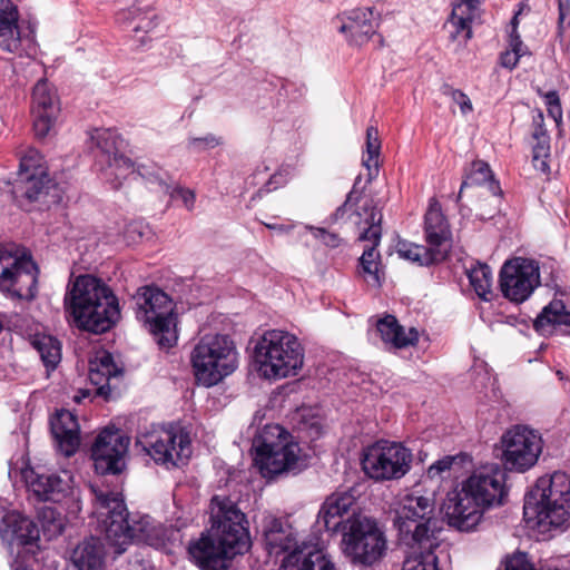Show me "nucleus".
<instances>
[{"mask_svg":"<svg viewBox=\"0 0 570 570\" xmlns=\"http://www.w3.org/2000/svg\"><path fill=\"white\" fill-rule=\"evenodd\" d=\"M411 461V452L402 444L381 440L365 449L362 468L374 480H393L409 472Z\"/></svg>","mask_w":570,"mask_h":570,"instance_id":"f8f14e48","label":"nucleus"},{"mask_svg":"<svg viewBox=\"0 0 570 570\" xmlns=\"http://www.w3.org/2000/svg\"><path fill=\"white\" fill-rule=\"evenodd\" d=\"M543 136H549V134L544 127V115L541 109H538L537 115L533 116L532 138H540Z\"/></svg>","mask_w":570,"mask_h":570,"instance_id":"052dcab7","label":"nucleus"},{"mask_svg":"<svg viewBox=\"0 0 570 570\" xmlns=\"http://www.w3.org/2000/svg\"><path fill=\"white\" fill-rule=\"evenodd\" d=\"M520 12H517L511 20L512 30L510 33V48L513 53H515L519 58L523 57L528 53L527 47L523 45L520 35L517 31V27L519 23L518 17Z\"/></svg>","mask_w":570,"mask_h":570,"instance_id":"3c124183","label":"nucleus"},{"mask_svg":"<svg viewBox=\"0 0 570 570\" xmlns=\"http://www.w3.org/2000/svg\"><path fill=\"white\" fill-rule=\"evenodd\" d=\"M33 107H55L60 105V98L57 89L47 80H39L32 89Z\"/></svg>","mask_w":570,"mask_h":570,"instance_id":"79ce46f5","label":"nucleus"},{"mask_svg":"<svg viewBox=\"0 0 570 570\" xmlns=\"http://www.w3.org/2000/svg\"><path fill=\"white\" fill-rule=\"evenodd\" d=\"M21 43L17 22L0 23V47L8 52H17Z\"/></svg>","mask_w":570,"mask_h":570,"instance_id":"a18cd8bd","label":"nucleus"},{"mask_svg":"<svg viewBox=\"0 0 570 570\" xmlns=\"http://www.w3.org/2000/svg\"><path fill=\"white\" fill-rule=\"evenodd\" d=\"M29 490L41 501L61 503L69 498H75L72 478L68 472L57 474H36L31 471L26 475Z\"/></svg>","mask_w":570,"mask_h":570,"instance_id":"4be33fe9","label":"nucleus"},{"mask_svg":"<svg viewBox=\"0 0 570 570\" xmlns=\"http://www.w3.org/2000/svg\"><path fill=\"white\" fill-rule=\"evenodd\" d=\"M90 366L95 370H98L102 375L109 376L110 379L117 376L120 373L114 363L111 354L107 352L101 353L94 361H91Z\"/></svg>","mask_w":570,"mask_h":570,"instance_id":"de8ad7c7","label":"nucleus"},{"mask_svg":"<svg viewBox=\"0 0 570 570\" xmlns=\"http://www.w3.org/2000/svg\"><path fill=\"white\" fill-rule=\"evenodd\" d=\"M180 200L188 210H193L196 200L195 193L190 189L180 188Z\"/></svg>","mask_w":570,"mask_h":570,"instance_id":"e2e57ef3","label":"nucleus"},{"mask_svg":"<svg viewBox=\"0 0 570 570\" xmlns=\"http://www.w3.org/2000/svg\"><path fill=\"white\" fill-rule=\"evenodd\" d=\"M33 346L48 368H55L61 360V347L58 340L43 335L33 341Z\"/></svg>","mask_w":570,"mask_h":570,"instance_id":"58836bf2","label":"nucleus"},{"mask_svg":"<svg viewBox=\"0 0 570 570\" xmlns=\"http://www.w3.org/2000/svg\"><path fill=\"white\" fill-rule=\"evenodd\" d=\"M281 184H282L281 175H278V174L272 175L265 184L266 191L276 189Z\"/></svg>","mask_w":570,"mask_h":570,"instance_id":"338daca9","label":"nucleus"},{"mask_svg":"<svg viewBox=\"0 0 570 570\" xmlns=\"http://www.w3.org/2000/svg\"><path fill=\"white\" fill-rule=\"evenodd\" d=\"M32 173L42 175L46 170L42 166V157L39 151L33 148H29L26 154L20 157L18 177H23Z\"/></svg>","mask_w":570,"mask_h":570,"instance_id":"49530a36","label":"nucleus"},{"mask_svg":"<svg viewBox=\"0 0 570 570\" xmlns=\"http://www.w3.org/2000/svg\"><path fill=\"white\" fill-rule=\"evenodd\" d=\"M60 109H32L33 130L38 138H45L55 131Z\"/></svg>","mask_w":570,"mask_h":570,"instance_id":"ea45409f","label":"nucleus"},{"mask_svg":"<svg viewBox=\"0 0 570 570\" xmlns=\"http://www.w3.org/2000/svg\"><path fill=\"white\" fill-rule=\"evenodd\" d=\"M376 327L382 340L395 348L413 346L419 341L417 330L415 327L405 330L393 315H386L379 320Z\"/></svg>","mask_w":570,"mask_h":570,"instance_id":"7c9ffc66","label":"nucleus"},{"mask_svg":"<svg viewBox=\"0 0 570 570\" xmlns=\"http://www.w3.org/2000/svg\"><path fill=\"white\" fill-rule=\"evenodd\" d=\"M134 301L137 320L154 335L159 348H174L178 342L176 303L155 286L139 288Z\"/></svg>","mask_w":570,"mask_h":570,"instance_id":"0eeeda50","label":"nucleus"},{"mask_svg":"<svg viewBox=\"0 0 570 570\" xmlns=\"http://www.w3.org/2000/svg\"><path fill=\"white\" fill-rule=\"evenodd\" d=\"M445 95H450L452 102L458 105L459 107H471V101L465 94L460 90H454L451 88H445Z\"/></svg>","mask_w":570,"mask_h":570,"instance_id":"680f3d73","label":"nucleus"},{"mask_svg":"<svg viewBox=\"0 0 570 570\" xmlns=\"http://www.w3.org/2000/svg\"><path fill=\"white\" fill-rule=\"evenodd\" d=\"M393 522L400 539L410 548L415 544L439 547V533L443 530L444 522L436 511L433 497L406 494L395 509Z\"/></svg>","mask_w":570,"mask_h":570,"instance_id":"39448f33","label":"nucleus"},{"mask_svg":"<svg viewBox=\"0 0 570 570\" xmlns=\"http://www.w3.org/2000/svg\"><path fill=\"white\" fill-rule=\"evenodd\" d=\"M65 306L79 328L95 334L109 331L120 317L117 297L92 275L75 279L65 296Z\"/></svg>","mask_w":570,"mask_h":570,"instance_id":"7ed1b4c3","label":"nucleus"},{"mask_svg":"<svg viewBox=\"0 0 570 570\" xmlns=\"http://www.w3.org/2000/svg\"><path fill=\"white\" fill-rule=\"evenodd\" d=\"M190 362L197 383L214 386L237 368L236 346L228 335L207 334L193 348Z\"/></svg>","mask_w":570,"mask_h":570,"instance_id":"6e6552de","label":"nucleus"},{"mask_svg":"<svg viewBox=\"0 0 570 570\" xmlns=\"http://www.w3.org/2000/svg\"><path fill=\"white\" fill-rule=\"evenodd\" d=\"M356 498L352 491H337L332 493L323 502L316 523L325 529L327 532L335 533L343 532V527L346 523L343 518L354 507Z\"/></svg>","mask_w":570,"mask_h":570,"instance_id":"b1692460","label":"nucleus"},{"mask_svg":"<svg viewBox=\"0 0 570 570\" xmlns=\"http://www.w3.org/2000/svg\"><path fill=\"white\" fill-rule=\"evenodd\" d=\"M18 22V12L10 0H0V23Z\"/></svg>","mask_w":570,"mask_h":570,"instance_id":"bf43d9fd","label":"nucleus"},{"mask_svg":"<svg viewBox=\"0 0 570 570\" xmlns=\"http://www.w3.org/2000/svg\"><path fill=\"white\" fill-rule=\"evenodd\" d=\"M341 26L338 31L345 35L346 40L354 46H363L375 33L379 26V17L372 8L353 9L338 17Z\"/></svg>","mask_w":570,"mask_h":570,"instance_id":"5701e85b","label":"nucleus"},{"mask_svg":"<svg viewBox=\"0 0 570 570\" xmlns=\"http://www.w3.org/2000/svg\"><path fill=\"white\" fill-rule=\"evenodd\" d=\"M468 277L476 295L484 301H490L493 295V277L490 267L487 264L478 263L476 266L468 271Z\"/></svg>","mask_w":570,"mask_h":570,"instance_id":"e433bc0d","label":"nucleus"},{"mask_svg":"<svg viewBox=\"0 0 570 570\" xmlns=\"http://www.w3.org/2000/svg\"><path fill=\"white\" fill-rule=\"evenodd\" d=\"M479 0H461L453 4L449 19V23L453 28L452 38L463 35L465 40L471 39V23L479 16Z\"/></svg>","mask_w":570,"mask_h":570,"instance_id":"2f4dec72","label":"nucleus"},{"mask_svg":"<svg viewBox=\"0 0 570 570\" xmlns=\"http://www.w3.org/2000/svg\"><path fill=\"white\" fill-rule=\"evenodd\" d=\"M537 332L542 335L570 334V312L561 299H553L543 307L533 322Z\"/></svg>","mask_w":570,"mask_h":570,"instance_id":"cd10ccee","label":"nucleus"},{"mask_svg":"<svg viewBox=\"0 0 570 570\" xmlns=\"http://www.w3.org/2000/svg\"><path fill=\"white\" fill-rule=\"evenodd\" d=\"M263 535L269 553L278 554L279 552L289 551L287 557L289 564L298 563L301 561V554L308 548L304 542L298 544L293 528L276 518L266 521L263 528Z\"/></svg>","mask_w":570,"mask_h":570,"instance_id":"412c9836","label":"nucleus"},{"mask_svg":"<svg viewBox=\"0 0 570 570\" xmlns=\"http://www.w3.org/2000/svg\"><path fill=\"white\" fill-rule=\"evenodd\" d=\"M355 216L358 218L356 222L362 229L358 239L362 242H370V245L364 248L360 257V266L364 274L368 276L367 282L375 286H380L379 276V258L380 254L376 250L382 236V218L381 210L376 207L373 199L366 200L362 206V212H356Z\"/></svg>","mask_w":570,"mask_h":570,"instance_id":"2eb2a0df","label":"nucleus"},{"mask_svg":"<svg viewBox=\"0 0 570 570\" xmlns=\"http://www.w3.org/2000/svg\"><path fill=\"white\" fill-rule=\"evenodd\" d=\"M39 521L43 532L49 537L59 535L63 531L61 514L52 508H43L39 512Z\"/></svg>","mask_w":570,"mask_h":570,"instance_id":"c03bdc74","label":"nucleus"},{"mask_svg":"<svg viewBox=\"0 0 570 570\" xmlns=\"http://www.w3.org/2000/svg\"><path fill=\"white\" fill-rule=\"evenodd\" d=\"M456 458L452 455L443 456L442 459L432 463L428 469V476L430 479L443 478V474L451 470Z\"/></svg>","mask_w":570,"mask_h":570,"instance_id":"864d4df0","label":"nucleus"},{"mask_svg":"<svg viewBox=\"0 0 570 570\" xmlns=\"http://www.w3.org/2000/svg\"><path fill=\"white\" fill-rule=\"evenodd\" d=\"M507 470L525 472L534 466L543 449L541 434L525 425H514L501 438Z\"/></svg>","mask_w":570,"mask_h":570,"instance_id":"ddd939ff","label":"nucleus"},{"mask_svg":"<svg viewBox=\"0 0 570 570\" xmlns=\"http://www.w3.org/2000/svg\"><path fill=\"white\" fill-rule=\"evenodd\" d=\"M307 547L301 554V561L295 564L299 567V570H336L335 564L322 550L312 546Z\"/></svg>","mask_w":570,"mask_h":570,"instance_id":"a19ab883","label":"nucleus"},{"mask_svg":"<svg viewBox=\"0 0 570 570\" xmlns=\"http://www.w3.org/2000/svg\"><path fill=\"white\" fill-rule=\"evenodd\" d=\"M50 428L58 450L66 456L73 455L80 445V426L73 413L57 411L50 420Z\"/></svg>","mask_w":570,"mask_h":570,"instance_id":"bb28decb","label":"nucleus"},{"mask_svg":"<svg viewBox=\"0 0 570 570\" xmlns=\"http://www.w3.org/2000/svg\"><path fill=\"white\" fill-rule=\"evenodd\" d=\"M307 228L312 232L313 236L317 239H321L326 246L336 247L340 244V238L336 234L330 233L321 227L307 226Z\"/></svg>","mask_w":570,"mask_h":570,"instance_id":"6e6d98bb","label":"nucleus"},{"mask_svg":"<svg viewBox=\"0 0 570 570\" xmlns=\"http://www.w3.org/2000/svg\"><path fill=\"white\" fill-rule=\"evenodd\" d=\"M18 22V12L10 0H0V23Z\"/></svg>","mask_w":570,"mask_h":570,"instance_id":"4d7b16f0","label":"nucleus"},{"mask_svg":"<svg viewBox=\"0 0 570 570\" xmlns=\"http://www.w3.org/2000/svg\"><path fill=\"white\" fill-rule=\"evenodd\" d=\"M255 462L265 478L297 469L301 448L278 424H267L254 438Z\"/></svg>","mask_w":570,"mask_h":570,"instance_id":"9d476101","label":"nucleus"},{"mask_svg":"<svg viewBox=\"0 0 570 570\" xmlns=\"http://www.w3.org/2000/svg\"><path fill=\"white\" fill-rule=\"evenodd\" d=\"M500 59H501V65L504 68L513 69L518 65V61L520 58L515 53H513L511 50H508L501 55Z\"/></svg>","mask_w":570,"mask_h":570,"instance_id":"0e129e2a","label":"nucleus"},{"mask_svg":"<svg viewBox=\"0 0 570 570\" xmlns=\"http://www.w3.org/2000/svg\"><path fill=\"white\" fill-rule=\"evenodd\" d=\"M0 535L3 541H18L27 544L38 537L35 523L17 511L6 513L0 523Z\"/></svg>","mask_w":570,"mask_h":570,"instance_id":"c756f323","label":"nucleus"},{"mask_svg":"<svg viewBox=\"0 0 570 570\" xmlns=\"http://www.w3.org/2000/svg\"><path fill=\"white\" fill-rule=\"evenodd\" d=\"M18 183L22 194L29 200H43L51 204L59 203L62 198L60 188L49 178L47 173L42 175L32 173L19 177Z\"/></svg>","mask_w":570,"mask_h":570,"instance_id":"c85d7f7f","label":"nucleus"},{"mask_svg":"<svg viewBox=\"0 0 570 570\" xmlns=\"http://www.w3.org/2000/svg\"><path fill=\"white\" fill-rule=\"evenodd\" d=\"M104 558V544L100 539L94 537L78 544L72 556L78 570H101Z\"/></svg>","mask_w":570,"mask_h":570,"instance_id":"473e14b6","label":"nucleus"},{"mask_svg":"<svg viewBox=\"0 0 570 570\" xmlns=\"http://www.w3.org/2000/svg\"><path fill=\"white\" fill-rule=\"evenodd\" d=\"M38 268L30 257L0 249V288L20 299H33L37 294Z\"/></svg>","mask_w":570,"mask_h":570,"instance_id":"4468645a","label":"nucleus"},{"mask_svg":"<svg viewBox=\"0 0 570 570\" xmlns=\"http://www.w3.org/2000/svg\"><path fill=\"white\" fill-rule=\"evenodd\" d=\"M157 16L148 7L136 3L122 9L116 14V22L125 28H131L132 39L139 46H145L150 40L149 33L157 26Z\"/></svg>","mask_w":570,"mask_h":570,"instance_id":"393cba45","label":"nucleus"},{"mask_svg":"<svg viewBox=\"0 0 570 570\" xmlns=\"http://www.w3.org/2000/svg\"><path fill=\"white\" fill-rule=\"evenodd\" d=\"M304 351L297 337L286 331H266L254 347V361L266 379L296 375L303 366Z\"/></svg>","mask_w":570,"mask_h":570,"instance_id":"423d86ee","label":"nucleus"},{"mask_svg":"<svg viewBox=\"0 0 570 570\" xmlns=\"http://www.w3.org/2000/svg\"><path fill=\"white\" fill-rule=\"evenodd\" d=\"M89 380L96 387L95 394L108 400L110 396V377L102 375L98 370L89 366Z\"/></svg>","mask_w":570,"mask_h":570,"instance_id":"09e8293b","label":"nucleus"},{"mask_svg":"<svg viewBox=\"0 0 570 570\" xmlns=\"http://www.w3.org/2000/svg\"><path fill=\"white\" fill-rule=\"evenodd\" d=\"M128 446L129 438L120 430L105 429L101 431L91 446L96 472L102 475L120 473L125 466Z\"/></svg>","mask_w":570,"mask_h":570,"instance_id":"a211bd4d","label":"nucleus"},{"mask_svg":"<svg viewBox=\"0 0 570 570\" xmlns=\"http://www.w3.org/2000/svg\"><path fill=\"white\" fill-rule=\"evenodd\" d=\"M222 144V139L208 134L204 137H194L188 141V148L193 151L199 153L207 149L215 148L216 146Z\"/></svg>","mask_w":570,"mask_h":570,"instance_id":"8fccbe9b","label":"nucleus"},{"mask_svg":"<svg viewBox=\"0 0 570 570\" xmlns=\"http://www.w3.org/2000/svg\"><path fill=\"white\" fill-rule=\"evenodd\" d=\"M397 253L400 256L416 262L420 265H431L441 263L445 259L443 256V252L439 249H434L430 245L422 246V245H414V244H401Z\"/></svg>","mask_w":570,"mask_h":570,"instance_id":"f704fd0d","label":"nucleus"},{"mask_svg":"<svg viewBox=\"0 0 570 570\" xmlns=\"http://www.w3.org/2000/svg\"><path fill=\"white\" fill-rule=\"evenodd\" d=\"M386 550V535L374 519L355 513L346 519L342 551L353 564L372 567L383 559Z\"/></svg>","mask_w":570,"mask_h":570,"instance_id":"1a4fd4ad","label":"nucleus"},{"mask_svg":"<svg viewBox=\"0 0 570 570\" xmlns=\"http://www.w3.org/2000/svg\"><path fill=\"white\" fill-rule=\"evenodd\" d=\"M176 436L177 432L174 425L168 429L153 425L150 430L138 434L136 445L149 454L156 463L170 470L177 466L174 459Z\"/></svg>","mask_w":570,"mask_h":570,"instance_id":"6ab92c4d","label":"nucleus"},{"mask_svg":"<svg viewBox=\"0 0 570 570\" xmlns=\"http://www.w3.org/2000/svg\"><path fill=\"white\" fill-rule=\"evenodd\" d=\"M361 181V177L358 176L356 179H355V183H354V186L352 188V190L348 193L347 195V198L345 200V203L343 205H341L331 216V222L332 223H336L338 222L340 219L343 218V216L345 215L350 204L352 202H357L358 200V196H357V186Z\"/></svg>","mask_w":570,"mask_h":570,"instance_id":"5fc2aeb1","label":"nucleus"},{"mask_svg":"<svg viewBox=\"0 0 570 570\" xmlns=\"http://www.w3.org/2000/svg\"><path fill=\"white\" fill-rule=\"evenodd\" d=\"M213 525L207 534L190 542L188 557L202 570H227L230 559L249 548L245 514L226 497L210 502Z\"/></svg>","mask_w":570,"mask_h":570,"instance_id":"f03ea898","label":"nucleus"},{"mask_svg":"<svg viewBox=\"0 0 570 570\" xmlns=\"http://www.w3.org/2000/svg\"><path fill=\"white\" fill-rule=\"evenodd\" d=\"M483 507L463 487L448 494L445 517L450 527L459 531H471L480 522Z\"/></svg>","mask_w":570,"mask_h":570,"instance_id":"aec40b11","label":"nucleus"},{"mask_svg":"<svg viewBox=\"0 0 570 570\" xmlns=\"http://www.w3.org/2000/svg\"><path fill=\"white\" fill-rule=\"evenodd\" d=\"M558 36L563 37L570 31V0H558Z\"/></svg>","mask_w":570,"mask_h":570,"instance_id":"603ef678","label":"nucleus"},{"mask_svg":"<svg viewBox=\"0 0 570 570\" xmlns=\"http://www.w3.org/2000/svg\"><path fill=\"white\" fill-rule=\"evenodd\" d=\"M366 156L363 157V166L367 169V181H372L379 174V157L381 150V141L379 131L375 127L370 126L366 129Z\"/></svg>","mask_w":570,"mask_h":570,"instance_id":"4c0bfd02","label":"nucleus"},{"mask_svg":"<svg viewBox=\"0 0 570 570\" xmlns=\"http://www.w3.org/2000/svg\"><path fill=\"white\" fill-rule=\"evenodd\" d=\"M18 22V12L10 0H0V23Z\"/></svg>","mask_w":570,"mask_h":570,"instance_id":"13d9d810","label":"nucleus"},{"mask_svg":"<svg viewBox=\"0 0 570 570\" xmlns=\"http://www.w3.org/2000/svg\"><path fill=\"white\" fill-rule=\"evenodd\" d=\"M507 473L498 464H488L476 469L463 483V489L479 502L483 509L503 504L507 498Z\"/></svg>","mask_w":570,"mask_h":570,"instance_id":"f3484780","label":"nucleus"},{"mask_svg":"<svg viewBox=\"0 0 570 570\" xmlns=\"http://www.w3.org/2000/svg\"><path fill=\"white\" fill-rule=\"evenodd\" d=\"M543 101L548 107H559L560 99L556 90H550L543 95Z\"/></svg>","mask_w":570,"mask_h":570,"instance_id":"69168bd1","label":"nucleus"},{"mask_svg":"<svg viewBox=\"0 0 570 570\" xmlns=\"http://www.w3.org/2000/svg\"><path fill=\"white\" fill-rule=\"evenodd\" d=\"M532 163L535 169L548 173L549 165L547 159L550 156V136L532 138Z\"/></svg>","mask_w":570,"mask_h":570,"instance_id":"37998d69","label":"nucleus"},{"mask_svg":"<svg viewBox=\"0 0 570 570\" xmlns=\"http://www.w3.org/2000/svg\"><path fill=\"white\" fill-rule=\"evenodd\" d=\"M424 234L426 244L443 252L446 258L451 249V229L448 219L441 210L440 203L432 198L424 218Z\"/></svg>","mask_w":570,"mask_h":570,"instance_id":"a878e982","label":"nucleus"},{"mask_svg":"<svg viewBox=\"0 0 570 570\" xmlns=\"http://www.w3.org/2000/svg\"><path fill=\"white\" fill-rule=\"evenodd\" d=\"M500 288L505 298L522 303L540 284L539 266L529 259L517 257L503 264L500 271Z\"/></svg>","mask_w":570,"mask_h":570,"instance_id":"dca6fc26","label":"nucleus"},{"mask_svg":"<svg viewBox=\"0 0 570 570\" xmlns=\"http://www.w3.org/2000/svg\"><path fill=\"white\" fill-rule=\"evenodd\" d=\"M94 495V514L107 542L115 547V553L126 551V546L137 540L147 543L166 553H173L176 548L177 530L170 525L156 524L149 515L128 519V512L122 493L104 485H91Z\"/></svg>","mask_w":570,"mask_h":570,"instance_id":"f257e3e1","label":"nucleus"},{"mask_svg":"<svg viewBox=\"0 0 570 570\" xmlns=\"http://www.w3.org/2000/svg\"><path fill=\"white\" fill-rule=\"evenodd\" d=\"M89 148L101 163H106L110 169L109 175L115 179L131 176L134 179L141 177L150 183H164L160 173L150 171L145 165H135L122 151L126 148L125 139L110 128H97L88 132Z\"/></svg>","mask_w":570,"mask_h":570,"instance_id":"9b49d317","label":"nucleus"},{"mask_svg":"<svg viewBox=\"0 0 570 570\" xmlns=\"http://www.w3.org/2000/svg\"><path fill=\"white\" fill-rule=\"evenodd\" d=\"M405 558L402 570H439L435 548H428L424 544H415Z\"/></svg>","mask_w":570,"mask_h":570,"instance_id":"c9c22d12","label":"nucleus"},{"mask_svg":"<svg viewBox=\"0 0 570 570\" xmlns=\"http://www.w3.org/2000/svg\"><path fill=\"white\" fill-rule=\"evenodd\" d=\"M548 116L559 126L562 118V109H547Z\"/></svg>","mask_w":570,"mask_h":570,"instance_id":"774afa93","label":"nucleus"},{"mask_svg":"<svg viewBox=\"0 0 570 570\" xmlns=\"http://www.w3.org/2000/svg\"><path fill=\"white\" fill-rule=\"evenodd\" d=\"M488 184L489 190L497 195L500 191L499 184L493 179V174L490 166L483 160H475L466 170L465 177L461 184L458 195V200L461 199V194L464 188L471 186H482Z\"/></svg>","mask_w":570,"mask_h":570,"instance_id":"72a5a7b5","label":"nucleus"},{"mask_svg":"<svg viewBox=\"0 0 570 570\" xmlns=\"http://www.w3.org/2000/svg\"><path fill=\"white\" fill-rule=\"evenodd\" d=\"M570 478L554 472L537 480L524 498L523 515L527 523L542 529L558 528L570 513Z\"/></svg>","mask_w":570,"mask_h":570,"instance_id":"20e7f679","label":"nucleus"}]
</instances>
